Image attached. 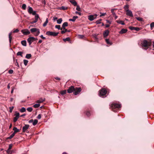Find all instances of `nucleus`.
<instances>
[{"mask_svg":"<svg viewBox=\"0 0 154 154\" xmlns=\"http://www.w3.org/2000/svg\"><path fill=\"white\" fill-rule=\"evenodd\" d=\"M21 43L24 46H26V42L25 40H23L21 42Z\"/></svg>","mask_w":154,"mask_h":154,"instance_id":"obj_24","label":"nucleus"},{"mask_svg":"<svg viewBox=\"0 0 154 154\" xmlns=\"http://www.w3.org/2000/svg\"><path fill=\"white\" fill-rule=\"evenodd\" d=\"M29 9L28 11V13L30 14H32L33 15H35L36 14V11H33L32 8L29 7Z\"/></svg>","mask_w":154,"mask_h":154,"instance_id":"obj_8","label":"nucleus"},{"mask_svg":"<svg viewBox=\"0 0 154 154\" xmlns=\"http://www.w3.org/2000/svg\"><path fill=\"white\" fill-rule=\"evenodd\" d=\"M136 19L140 21H143V19L141 17H136Z\"/></svg>","mask_w":154,"mask_h":154,"instance_id":"obj_43","label":"nucleus"},{"mask_svg":"<svg viewBox=\"0 0 154 154\" xmlns=\"http://www.w3.org/2000/svg\"><path fill=\"white\" fill-rule=\"evenodd\" d=\"M62 29L64 30L66 29L65 28V27L62 25V27L61 28L60 30H62Z\"/></svg>","mask_w":154,"mask_h":154,"instance_id":"obj_60","label":"nucleus"},{"mask_svg":"<svg viewBox=\"0 0 154 154\" xmlns=\"http://www.w3.org/2000/svg\"><path fill=\"white\" fill-rule=\"evenodd\" d=\"M14 108V106L10 107H9V109H10L9 112H12Z\"/></svg>","mask_w":154,"mask_h":154,"instance_id":"obj_48","label":"nucleus"},{"mask_svg":"<svg viewBox=\"0 0 154 154\" xmlns=\"http://www.w3.org/2000/svg\"><path fill=\"white\" fill-rule=\"evenodd\" d=\"M150 27L151 29H152V28L154 27V22H152L150 24Z\"/></svg>","mask_w":154,"mask_h":154,"instance_id":"obj_49","label":"nucleus"},{"mask_svg":"<svg viewBox=\"0 0 154 154\" xmlns=\"http://www.w3.org/2000/svg\"><path fill=\"white\" fill-rule=\"evenodd\" d=\"M13 130L14 131V132L13 133H14L15 134L16 133L18 132L19 131V129H18L16 127H14L13 128Z\"/></svg>","mask_w":154,"mask_h":154,"instance_id":"obj_21","label":"nucleus"},{"mask_svg":"<svg viewBox=\"0 0 154 154\" xmlns=\"http://www.w3.org/2000/svg\"><path fill=\"white\" fill-rule=\"evenodd\" d=\"M30 31L32 33L34 32H36L34 34L35 36H38L40 33L39 29L36 28H32L30 29Z\"/></svg>","mask_w":154,"mask_h":154,"instance_id":"obj_2","label":"nucleus"},{"mask_svg":"<svg viewBox=\"0 0 154 154\" xmlns=\"http://www.w3.org/2000/svg\"><path fill=\"white\" fill-rule=\"evenodd\" d=\"M27 110L29 112H31L32 110V107H29L27 109Z\"/></svg>","mask_w":154,"mask_h":154,"instance_id":"obj_40","label":"nucleus"},{"mask_svg":"<svg viewBox=\"0 0 154 154\" xmlns=\"http://www.w3.org/2000/svg\"><path fill=\"white\" fill-rule=\"evenodd\" d=\"M18 119V118H17L16 117H14L13 119V122H16L17 121Z\"/></svg>","mask_w":154,"mask_h":154,"instance_id":"obj_47","label":"nucleus"},{"mask_svg":"<svg viewBox=\"0 0 154 154\" xmlns=\"http://www.w3.org/2000/svg\"><path fill=\"white\" fill-rule=\"evenodd\" d=\"M128 31L126 29H122L119 32L120 34H123L126 33Z\"/></svg>","mask_w":154,"mask_h":154,"instance_id":"obj_16","label":"nucleus"},{"mask_svg":"<svg viewBox=\"0 0 154 154\" xmlns=\"http://www.w3.org/2000/svg\"><path fill=\"white\" fill-rule=\"evenodd\" d=\"M57 18L56 17H53V20L55 21H56V20H57Z\"/></svg>","mask_w":154,"mask_h":154,"instance_id":"obj_64","label":"nucleus"},{"mask_svg":"<svg viewBox=\"0 0 154 154\" xmlns=\"http://www.w3.org/2000/svg\"><path fill=\"white\" fill-rule=\"evenodd\" d=\"M129 8V5H125L124 7V9L126 11L127 10H129L128 9Z\"/></svg>","mask_w":154,"mask_h":154,"instance_id":"obj_33","label":"nucleus"},{"mask_svg":"<svg viewBox=\"0 0 154 154\" xmlns=\"http://www.w3.org/2000/svg\"><path fill=\"white\" fill-rule=\"evenodd\" d=\"M126 12V14L127 16H129L131 17H133V14L132 13V12L131 11L129 10H127Z\"/></svg>","mask_w":154,"mask_h":154,"instance_id":"obj_14","label":"nucleus"},{"mask_svg":"<svg viewBox=\"0 0 154 154\" xmlns=\"http://www.w3.org/2000/svg\"><path fill=\"white\" fill-rule=\"evenodd\" d=\"M13 70L12 69H10L8 71V73L10 74H12L13 73Z\"/></svg>","mask_w":154,"mask_h":154,"instance_id":"obj_52","label":"nucleus"},{"mask_svg":"<svg viewBox=\"0 0 154 154\" xmlns=\"http://www.w3.org/2000/svg\"><path fill=\"white\" fill-rule=\"evenodd\" d=\"M101 15H100V17H101L102 16H105L106 15V13H100Z\"/></svg>","mask_w":154,"mask_h":154,"instance_id":"obj_54","label":"nucleus"},{"mask_svg":"<svg viewBox=\"0 0 154 154\" xmlns=\"http://www.w3.org/2000/svg\"><path fill=\"white\" fill-rule=\"evenodd\" d=\"M70 40V39L69 37H67L66 38H64L63 39V40L65 42L66 41H69Z\"/></svg>","mask_w":154,"mask_h":154,"instance_id":"obj_34","label":"nucleus"},{"mask_svg":"<svg viewBox=\"0 0 154 154\" xmlns=\"http://www.w3.org/2000/svg\"><path fill=\"white\" fill-rule=\"evenodd\" d=\"M109 31L108 30H105L103 32V36L104 38H106L108 36L109 33Z\"/></svg>","mask_w":154,"mask_h":154,"instance_id":"obj_13","label":"nucleus"},{"mask_svg":"<svg viewBox=\"0 0 154 154\" xmlns=\"http://www.w3.org/2000/svg\"><path fill=\"white\" fill-rule=\"evenodd\" d=\"M21 32L25 35H27L30 33V32L28 29H23L21 31Z\"/></svg>","mask_w":154,"mask_h":154,"instance_id":"obj_10","label":"nucleus"},{"mask_svg":"<svg viewBox=\"0 0 154 154\" xmlns=\"http://www.w3.org/2000/svg\"><path fill=\"white\" fill-rule=\"evenodd\" d=\"M33 120L32 119H31L29 121V123H31L32 122L33 123Z\"/></svg>","mask_w":154,"mask_h":154,"instance_id":"obj_61","label":"nucleus"},{"mask_svg":"<svg viewBox=\"0 0 154 154\" xmlns=\"http://www.w3.org/2000/svg\"><path fill=\"white\" fill-rule=\"evenodd\" d=\"M45 99L44 98H40L39 100H37L36 101V102L37 103H42V102H43V101H45Z\"/></svg>","mask_w":154,"mask_h":154,"instance_id":"obj_17","label":"nucleus"},{"mask_svg":"<svg viewBox=\"0 0 154 154\" xmlns=\"http://www.w3.org/2000/svg\"><path fill=\"white\" fill-rule=\"evenodd\" d=\"M105 41L107 44L110 45H112V43L109 41V39H105Z\"/></svg>","mask_w":154,"mask_h":154,"instance_id":"obj_25","label":"nucleus"},{"mask_svg":"<svg viewBox=\"0 0 154 154\" xmlns=\"http://www.w3.org/2000/svg\"><path fill=\"white\" fill-rule=\"evenodd\" d=\"M22 8L23 10H25L26 8V4H24L22 5Z\"/></svg>","mask_w":154,"mask_h":154,"instance_id":"obj_39","label":"nucleus"},{"mask_svg":"<svg viewBox=\"0 0 154 154\" xmlns=\"http://www.w3.org/2000/svg\"><path fill=\"white\" fill-rule=\"evenodd\" d=\"M129 29L131 30H135L136 31H138L140 30V28L139 27H136L133 26H129Z\"/></svg>","mask_w":154,"mask_h":154,"instance_id":"obj_15","label":"nucleus"},{"mask_svg":"<svg viewBox=\"0 0 154 154\" xmlns=\"http://www.w3.org/2000/svg\"><path fill=\"white\" fill-rule=\"evenodd\" d=\"M69 2L74 6L77 5V3L75 0H69Z\"/></svg>","mask_w":154,"mask_h":154,"instance_id":"obj_19","label":"nucleus"},{"mask_svg":"<svg viewBox=\"0 0 154 154\" xmlns=\"http://www.w3.org/2000/svg\"><path fill=\"white\" fill-rule=\"evenodd\" d=\"M76 6V10L78 11H80L81 10L80 8L79 5H77Z\"/></svg>","mask_w":154,"mask_h":154,"instance_id":"obj_45","label":"nucleus"},{"mask_svg":"<svg viewBox=\"0 0 154 154\" xmlns=\"http://www.w3.org/2000/svg\"><path fill=\"white\" fill-rule=\"evenodd\" d=\"M114 9H112L111 10V12L113 16H114L116 15L115 13L114 12Z\"/></svg>","mask_w":154,"mask_h":154,"instance_id":"obj_51","label":"nucleus"},{"mask_svg":"<svg viewBox=\"0 0 154 154\" xmlns=\"http://www.w3.org/2000/svg\"><path fill=\"white\" fill-rule=\"evenodd\" d=\"M142 47H145V50H146L148 48V43L146 40L143 41L142 44Z\"/></svg>","mask_w":154,"mask_h":154,"instance_id":"obj_7","label":"nucleus"},{"mask_svg":"<svg viewBox=\"0 0 154 154\" xmlns=\"http://www.w3.org/2000/svg\"><path fill=\"white\" fill-rule=\"evenodd\" d=\"M19 30L18 29H16V30H14L13 32L14 33H17L19 32Z\"/></svg>","mask_w":154,"mask_h":154,"instance_id":"obj_56","label":"nucleus"},{"mask_svg":"<svg viewBox=\"0 0 154 154\" xmlns=\"http://www.w3.org/2000/svg\"><path fill=\"white\" fill-rule=\"evenodd\" d=\"M26 111V109L24 107H22L21 108V109L20 110V111L21 112H25Z\"/></svg>","mask_w":154,"mask_h":154,"instance_id":"obj_32","label":"nucleus"},{"mask_svg":"<svg viewBox=\"0 0 154 154\" xmlns=\"http://www.w3.org/2000/svg\"><path fill=\"white\" fill-rule=\"evenodd\" d=\"M15 134L14 133H13L10 136L8 137L7 139H11L15 135Z\"/></svg>","mask_w":154,"mask_h":154,"instance_id":"obj_26","label":"nucleus"},{"mask_svg":"<svg viewBox=\"0 0 154 154\" xmlns=\"http://www.w3.org/2000/svg\"><path fill=\"white\" fill-rule=\"evenodd\" d=\"M66 90L62 91H60V94L62 95H63L66 93Z\"/></svg>","mask_w":154,"mask_h":154,"instance_id":"obj_35","label":"nucleus"},{"mask_svg":"<svg viewBox=\"0 0 154 154\" xmlns=\"http://www.w3.org/2000/svg\"><path fill=\"white\" fill-rule=\"evenodd\" d=\"M70 32V30H67V29H65L64 30H63L61 31V33L62 34H64V33H65V32Z\"/></svg>","mask_w":154,"mask_h":154,"instance_id":"obj_28","label":"nucleus"},{"mask_svg":"<svg viewBox=\"0 0 154 154\" xmlns=\"http://www.w3.org/2000/svg\"><path fill=\"white\" fill-rule=\"evenodd\" d=\"M97 15L96 14L94 15H90L88 16V19L90 21H92L96 18Z\"/></svg>","mask_w":154,"mask_h":154,"instance_id":"obj_6","label":"nucleus"},{"mask_svg":"<svg viewBox=\"0 0 154 154\" xmlns=\"http://www.w3.org/2000/svg\"><path fill=\"white\" fill-rule=\"evenodd\" d=\"M40 37L43 39H45L46 38L45 37H44L43 35H41L40 36Z\"/></svg>","mask_w":154,"mask_h":154,"instance_id":"obj_59","label":"nucleus"},{"mask_svg":"<svg viewBox=\"0 0 154 154\" xmlns=\"http://www.w3.org/2000/svg\"><path fill=\"white\" fill-rule=\"evenodd\" d=\"M116 22L117 23L120 24L122 25H124L125 24L124 22L122 20H117L116 21Z\"/></svg>","mask_w":154,"mask_h":154,"instance_id":"obj_20","label":"nucleus"},{"mask_svg":"<svg viewBox=\"0 0 154 154\" xmlns=\"http://www.w3.org/2000/svg\"><path fill=\"white\" fill-rule=\"evenodd\" d=\"M42 115L41 114H39L37 117V119H40L41 118Z\"/></svg>","mask_w":154,"mask_h":154,"instance_id":"obj_55","label":"nucleus"},{"mask_svg":"<svg viewBox=\"0 0 154 154\" xmlns=\"http://www.w3.org/2000/svg\"><path fill=\"white\" fill-rule=\"evenodd\" d=\"M62 26L65 27L67 26H68V23L67 22H65L63 23Z\"/></svg>","mask_w":154,"mask_h":154,"instance_id":"obj_41","label":"nucleus"},{"mask_svg":"<svg viewBox=\"0 0 154 154\" xmlns=\"http://www.w3.org/2000/svg\"><path fill=\"white\" fill-rule=\"evenodd\" d=\"M15 65L16 66H17L18 67H19V65L18 62H17V60H16V62L15 63Z\"/></svg>","mask_w":154,"mask_h":154,"instance_id":"obj_62","label":"nucleus"},{"mask_svg":"<svg viewBox=\"0 0 154 154\" xmlns=\"http://www.w3.org/2000/svg\"><path fill=\"white\" fill-rule=\"evenodd\" d=\"M106 22H107V23H109V24H111V21H109V20H106Z\"/></svg>","mask_w":154,"mask_h":154,"instance_id":"obj_63","label":"nucleus"},{"mask_svg":"<svg viewBox=\"0 0 154 154\" xmlns=\"http://www.w3.org/2000/svg\"><path fill=\"white\" fill-rule=\"evenodd\" d=\"M12 144H10L9 146L8 149L9 150H10L12 148Z\"/></svg>","mask_w":154,"mask_h":154,"instance_id":"obj_53","label":"nucleus"},{"mask_svg":"<svg viewBox=\"0 0 154 154\" xmlns=\"http://www.w3.org/2000/svg\"><path fill=\"white\" fill-rule=\"evenodd\" d=\"M32 56L31 54H27L26 56V58L27 59H30Z\"/></svg>","mask_w":154,"mask_h":154,"instance_id":"obj_30","label":"nucleus"},{"mask_svg":"<svg viewBox=\"0 0 154 154\" xmlns=\"http://www.w3.org/2000/svg\"><path fill=\"white\" fill-rule=\"evenodd\" d=\"M78 18V16H74L72 18V19H69V21H72V22H75L76 19H77Z\"/></svg>","mask_w":154,"mask_h":154,"instance_id":"obj_18","label":"nucleus"},{"mask_svg":"<svg viewBox=\"0 0 154 154\" xmlns=\"http://www.w3.org/2000/svg\"><path fill=\"white\" fill-rule=\"evenodd\" d=\"M48 18H46V20L45 22L43 23V26L44 27H45L47 25V23H48Z\"/></svg>","mask_w":154,"mask_h":154,"instance_id":"obj_23","label":"nucleus"},{"mask_svg":"<svg viewBox=\"0 0 154 154\" xmlns=\"http://www.w3.org/2000/svg\"><path fill=\"white\" fill-rule=\"evenodd\" d=\"M29 125H25L23 128L22 130L23 132H26L27 130L29 127Z\"/></svg>","mask_w":154,"mask_h":154,"instance_id":"obj_12","label":"nucleus"},{"mask_svg":"<svg viewBox=\"0 0 154 154\" xmlns=\"http://www.w3.org/2000/svg\"><path fill=\"white\" fill-rule=\"evenodd\" d=\"M56 28L57 29H60V25H56L55 26Z\"/></svg>","mask_w":154,"mask_h":154,"instance_id":"obj_46","label":"nucleus"},{"mask_svg":"<svg viewBox=\"0 0 154 154\" xmlns=\"http://www.w3.org/2000/svg\"><path fill=\"white\" fill-rule=\"evenodd\" d=\"M86 114L88 116H89L91 115V113L90 112L88 111L86 112Z\"/></svg>","mask_w":154,"mask_h":154,"instance_id":"obj_50","label":"nucleus"},{"mask_svg":"<svg viewBox=\"0 0 154 154\" xmlns=\"http://www.w3.org/2000/svg\"><path fill=\"white\" fill-rule=\"evenodd\" d=\"M28 62V60H23L24 64L25 66H26L27 65Z\"/></svg>","mask_w":154,"mask_h":154,"instance_id":"obj_42","label":"nucleus"},{"mask_svg":"<svg viewBox=\"0 0 154 154\" xmlns=\"http://www.w3.org/2000/svg\"><path fill=\"white\" fill-rule=\"evenodd\" d=\"M102 20V19H100L97 20L96 21V22H95V23L97 24H100V23H101V21Z\"/></svg>","mask_w":154,"mask_h":154,"instance_id":"obj_36","label":"nucleus"},{"mask_svg":"<svg viewBox=\"0 0 154 154\" xmlns=\"http://www.w3.org/2000/svg\"><path fill=\"white\" fill-rule=\"evenodd\" d=\"M38 122V121L37 119H35L33 122L32 124L33 125L35 126L36 125Z\"/></svg>","mask_w":154,"mask_h":154,"instance_id":"obj_31","label":"nucleus"},{"mask_svg":"<svg viewBox=\"0 0 154 154\" xmlns=\"http://www.w3.org/2000/svg\"><path fill=\"white\" fill-rule=\"evenodd\" d=\"M107 91L104 88H102L99 91V94L100 96H104L107 93Z\"/></svg>","mask_w":154,"mask_h":154,"instance_id":"obj_4","label":"nucleus"},{"mask_svg":"<svg viewBox=\"0 0 154 154\" xmlns=\"http://www.w3.org/2000/svg\"><path fill=\"white\" fill-rule=\"evenodd\" d=\"M81 90L82 89L80 88H75L74 86H71L69 88L67 91V92L69 93L73 92L74 94L75 95H76L78 94Z\"/></svg>","mask_w":154,"mask_h":154,"instance_id":"obj_1","label":"nucleus"},{"mask_svg":"<svg viewBox=\"0 0 154 154\" xmlns=\"http://www.w3.org/2000/svg\"><path fill=\"white\" fill-rule=\"evenodd\" d=\"M111 108L112 110H113V111H115L114 110H113L114 109H115L116 108L119 109V108H120L121 107V106L120 104L114 103L111 104Z\"/></svg>","mask_w":154,"mask_h":154,"instance_id":"obj_3","label":"nucleus"},{"mask_svg":"<svg viewBox=\"0 0 154 154\" xmlns=\"http://www.w3.org/2000/svg\"><path fill=\"white\" fill-rule=\"evenodd\" d=\"M75 14H78L79 15H81V13H80V12H78V11H76L75 12Z\"/></svg>","mask_w":154,"mask_h":154,"instance_id":"obj_57","label":"nucleus"},{"mask_svg":"<svg viewBox=\"0 0 154 154\" xmlns=\"http://www.w3.org/2000/svg\"><path fill=\"white\" fill-rule=\"evenodd\" d=\"M67 7L62 6L59 8V9L60 10H66L67 9Z\"/></svg>","mask_w":154,"mask_h":154,"instance_id":"obj_22","label":"nucleus"},{"mask_svg":"<svg viewBox=\"0 0 154 154\" xmlns=\"http://www.w3.org/2000/svg\"><path fill=\"white\" fill-rule=\"evenodd\" d=\"M39 18V15H38V14H35V19H34V20L31 22V23H31V24H33L34 23L37 22L38 20V19Z\"/></svg>","mask_w":154,"mask_h":154,"instance_id":"obj_11","label":"nucleus"},{"mask_svg":"<svg viewBox=\"0 0 154 154\" xmlns=\"http://www.w3.org/2000/svg\"><path fill=\"white\" fill-rule=\"evenodd\" d=\"M84 37V36L82 35H79V38H82Z\"/></svg>","mask_w":154,"mask_h":154,"instance_id":"obj_58","label":"nucleus"},{"mask_svg":"<svg viewBox=\"0 0 154 154\" xmlns=\"http://www.w3.org/2000/svg\"><path fill=\"white\" fill-rule=\"evenodd\" d=\"M35 39V38L32 37H30L28 38L27 39V41L29 43V45H30L32 42H34Z\"/></svg>","mask_w":154,"mask_h":154,"instance_id":"obj_9","label":"nucleus"},{"mask_svg":"<svg viewBox=\"0 0 154 154\" xmlns=\"http://www.w3.org/2000/svg\"><path fill=\"white\" fill-rule=\"evenodd\" d=\"M59 34L58 32H53L47 31L46 32V34L49 36H57Z\"/></svg>","mask_w":154,"mask_h":154,"instance_id":"obj_5","label":"nucleus"},{"mask_svg":"<svg viewBox=\"0 0 154 154\" xmlns=\"http://www.w3.org/2000/svg\"><path fill=\"white\" fill-rule=\"evenodd\" d=\"M20 114L19 112H16V113L14 114V116H15V117L17 118H19Z\"/></svg>","mask_w":154,"mask_h":154,"instance_id":"obj_44","label":"nucleus"},{"mask_svg":"<svg viewBox=\"0 0 154 154\" xmlns=\"http://www.w3.org/2000/svg\"><path fill=\"white\" fill-rule=\"evenodd\" d=\"M12 34V33L10 32L9 34V41L10 43H11L12 39V36H11Z\"/></svg>","mask_w":154,"mask_h":154,"instance_id":"obj_27","label":"nucleus"},{"mask_svg":"<svg viewBox=\"0 0 154 154\" xmlns=\"http://www.w3.org/2000/svg\"><path fill=\"white\" fill-rule=\"evenodd\" d=\"M62 21V18H59L57 20V23L58 24H60Z\"/></svg>","mask_w":154,"mask_h":154,"instance_id":"obj_29","label":"nucleus"},{"mask_svg":"<svg viewBox=\"0 0 154 154\" xmlns=\"http://www.w3.org/2000/svg\"><path fill=\"white\" fill-rule=\"evenodd\" d=\"M23 53V52H22L19 51L17 53V56H20L21 57H22V54Z\"/></svg>","mask_w":154,"mask_h":154,"instance_id":"obj_37","label":"nucleus"},{"mask_svg":"<svg viewBox=\"0 0 154 154\" xmlns=\"http://www.w3.org/2000/svg\"><path fill=\"white\" fill-rule=\"evenodd\" d=\"M40 106L39 104H35L33 105V106L35 108H37L39 107Z\"/></svg>","mask_w":154,"mask_h":154,"instance_id":"obj_38","label":"nucleus"}]
</instances>
